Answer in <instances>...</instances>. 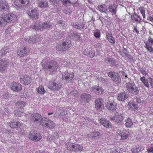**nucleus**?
<instances>
[{"instance_id": "obj_64", "label": "nucleus", "mask_w": 153, "mask_h": 153, "mask_svg": "<svg viewBox=\"0 0 153 153\" xmlns=\"http://www.w3.org/2000/svg\"><path fill=\"white\" fill-rule=\"evenodd\" d=\"M126 74L125 73H124V74H123V76H125V77L126 78H127V76L126 75H125Z\"/></svg>"}, {"instance_id": "obj_6", "label": "nucleus", "mask_w": 153, "mask_h": 153, "mask_svg": "<svg viewBox=\"0 0 153 153\" xmlns=\"http://www.w3.org/2000/svg\"><path fill=\"white\" fill-rule=\"evenodd\" d=\"M41 125L48 128H52L55 127V125L53 121L49 120L47 118H42L41 122Z\"/></svg>"}, {"instance_id": "obj_53", "label": "nucleus", "mask_w": 153, "mask_h": 153, "mask_svg": "<svg viewBox=\"0 0 153 153\" xmlns=\"http://www.w3.org/2000/svg\"><path fill=\"white\" fill-rule=\"evenodd\" d=\"M6 48L4 47V49L2 50H1L0 51V53H1V55H4L7 52V51H5V50Z\"/></svg>"}, {"instance_id": "obj_31", "label": "nucleus", "mask_w": 153, "mask_h": 153, "mask_svg": "<svg viewBox=\"0 0 153 153\" xmlns=\"http://www.w3.org/2000/svg\"><path fill=\"white\" fill-rule=\"evenodd\" d=\"M97 7L99 10L102 12L105 13L107 10L106 5L105 4L99 5L97 6Z\"/></svg>"}, {"instance_id": "obj_9", "label": "nucleus", "mask_w": 153, "mask_h": 153, "mask_svg": "<svg viewBox=\"0 0 153 153\" xmlns=\"http://www.w3.org/2000/svg\"><path fill=\"white\" fill-rule=\"evenodd\" d=\"M30 119L34 123H40L41 125L42 118L41 115L39 114L35 113L31 115L30 117Z\"/></svg>"}, {"instance_id": "obj_34", "label": "nucleus", "mask_w": 153, "mask_h": 153, "mask_svg": "<svg viewBox=\"0 0 153 153\" xmlns=\"http://www.w3.org/2000/svg\"><path fill=\"white\" fill-rule=\"evenodd\" d=\"M109 11L113 14H115L116 13V7L114 6H113L111 4L109 5L108 7Z\"/></svg>"}, {"instance_id": "obj_27", "label": "nucleus", "mask_w": 153, "mask_h": 153, "mask_svg": "<svg viewBox=\"0 0 153 153\" xmlns=\"http://www.w3.org/2000/svg\"><path fill=\"white\" fill-rule=\"evenodd\" d=\"M41 38L36 39L35 38L30 36L26 39V41L28 42L34 43L36 42H39L41 40Z\"/></svg>"}, {"instance_id": "obj_45", "label": "nucleus", "mask_w": 153, "mask_h": 153, "mask_svg": "<svg viewBox=\"0 0 153 153\" xmlns=\"http://www.w3.org/2000/svg\"><path fill=\"white\" fill-rule=\"evenodd\" d=\"M146 44L149 45H153V39L150 36H149L148 38V40Z\"/></svg>"}, {"instance_id": "obj_46", "label": "nucleus", "mask_w": 153, "mask_h": 153, "mask_svg": "<svg viewBox=\"0 0 153 153\" xmlns=\"http://www.w3.org/2000/svg\"><path fill=\"white\" fill-rule=\"evenodd\" d=\"M127 132L126 131H124L121 134V137L123 139H126L128 137V134Z\"/></svg>"}, {"instance_id": "obj_21", "label": "nucleus", "mask_w": 153, "mask_h": 153, "mask_svg": "<svg viewBox=\"0 0 153 153\" xmlns=\"http://www.w3.org/2000/svg\"><path fill=\"white\" fill-rule=\"evenodd\" d=\"M28 15L33 19H36L38 16V13L36 8H34L28 12Z\"/></svg>"}, {"instance_id": "obj_4", "label": "nucleus", "mask_w": 153, "mask_h": 153, "mask_svg": "<svg viewBox=\"0 0 153 153\" xmlns=\"http://www.w3.org/2000/svg\"><path fill=\"white\" fill-rule=\"evenodd\" d=\"M108 76L110 77L112 81L116 84H119L121 82V78L119 74L115 72L110 71L108 74Z\"/></svg>"}, {"instance_id": "obj_15", "label": "nucleus", "mask_w": 153, "mask_h": 153, "mask_svg": "<svg viewBox=\"0 0 153 153\" xmlns=\"http://www.w3.org/2000/svg\"><path fill=\"white\" fill-rule=\"evenodd\" d=\"M106 107L109 110L112 112L114 111L117 109V106L114 102H108L106 105Z\"/></svg>"}, {"instance_id": "obj_48", "label": "nucleus", "mask_w": 153, "mask_h": 153, "mask_svg": "<svg viewBox=\"0 0 153 153\" xmlns=\"http://www.w3.org/2000/svg\"><path fill=\"white\" fill-rule=\"evenodd\" d=\"M19 2L22 4H24L25 6V5L28 4L29 2V0H19Z\"/></svg>"}, {"instance_id": "obj_49", "label": "nucleus", "mask_w": 153, "mask_h": 153, "mask_svg": "<svg viewBox=\"0 0 153 153\" xmlns=\"http://www.w3.org/2000/svg\"><path fill=\"white\" fill-rule=\"evenodd\" d=\"M78 94V92L76 90H74L72 91L69 94V95L70 96H74Z\"/></svg>"}, {"instance_id": "obj_2", "label": "nucleus", "mask_w": 153, "mask_h": 153, "mask_svg": "<svg viewBox=\"0 0 153 153\" xmlns=\"http://www.w3.org/2000/svg\"><path fill=\"white\" fill-rule=\"evenodd\" d=\"M57 63L54 61H48L44 63L43 65V68L47 71L51 72H56L58 67Z\"/></svg>"}, {"instance_id": "obj_54", "label": "nucleus", "mask_w": 153, "mask_h": 153, "mask_svg": "<svg viewBox=\"0 0 153 153\" xmlns=\"http://www.w3.org/2000/svg\"><path fill=\"white\" fill-rule=\"evenodd\" d=\"M149 83L151 85V86L153 88V79L150 77L149 78Z\"/></svg>"}, {"instance_id": "obj_43", "label": "nucleus", "mask_w": 153, "mask_h": 153, "mask_svg": "<svg viewBox=\"0 0 153 153\" xmlns=\"http://www.w3.org/2000/svg\"><path fill=\"white\" fill-rule=\"evenodd\" d=\"M86 55L88 56L91 58H93L95 56V53L94 51L91 50L89 52H86Z\"/></svg>"}, {"instance_id": "obj_25", "label": "nucleus", "mask_w": 153, "mask_h": 153, "mask_svg": "<svg viewBox=\"0 0 153 153\" xmlns=\"http://www.w3.org/2000/svg\"><path fill=\"white\" fill-rule=\"evenodd\" d=\"M91 88L92 91L97 94V93L102 94L104 91V90L102 88L97 86L92 87Z\"/></svg>"}, {"instance_id": "obj_44", "label": "nucleus", "mask_w": 153, "mask_h": 153, "mask_svg": "<svg viewBox=\"0 0 153 153\" xmlns=\"http://www.w3.org/2000/svg\"><path fill=\"white\" fill-rule=\"evenodd\" d=\"M128 105H129L134 111L137 110L138 108V107L133 102L128 103Z\"/></svg>"}, {"instance_id": "obj_52", "label": "nucleus", "mask_w": 153, "mask_h": 153, "mask_svg": "<svg viewBox=\"0 0 153 153\" xmlns=\"http://www.w3.org/2000/svg\"><path fill=\"white\" fill-rule=\"evenodd\" d=\"M62 4L64 5H66L68 3L70 4H71V2L69 0H63V1H62Z\"/></svg>"}, {"instance_id": "obj_1", "label": "nucleus", "mask_w": 153, "mask_h": 153, "mask_svg": "<svg viewBox=\"0 0 153 153\" xmlns=\"http://www.w3.org/2000/svg\"><path fill=\"white\" fill-rule=\"evenodd\" d=\"M15 15L13 13L3 14L2 17H0V27L5 26L8 22H10L13 20L15 18Z\"/></svg>"}, {"instance_id": "obj_57", "label": "nucleus", "mask_w": 153, "mask_h": 153, "mask_svg": "<svg viewBox=\"0 0 153 153\" xmlns=\"http://www.w3.org/2000/svg\"><path fill=\"white\" fill-rule=\"evenodd\" d=\"M148 152H152L153 153V146L152 147H151L149 148L147 150Z\"/></svg>"}, {"instance_id": "obj_50", "label": "nucleus", "mask_w": 153, "mask_h": 153, "mask_svg": "<svg viewBox=\"0 0 153 153\" xmlns=\"http://www.w3.org/2000/svg\"><path fill=\"white\" fill-rule=\"evenodd\" d=\"M100 35V33L99 30H97L94 32V36L97 38L99 37Z\"/></svg>"}, {"instance_id": "obj_51", "label": "nucleus", "mask_w": 153, "mask_h": 153, "mask_svg": "<svg viewBox=\"0 0 153 153\" xmlns=\"http://www.w3.org/2000/svg\"><path fill=\"white\" fill-rule=\"evenodd\" d=\"M140 13L142 14V15L143 18H145V12L143 8H140Z\"/></svg>"}, {"instance_id": "obj_11", "label": "nucleus", "mask_w": 153, "mask_h": 153, "mask_svg": "<svg viewBox=\"0 0 153 153\" xmlns=\"http://www.w3.org/2000/svg\"><path fill=\"white\" fill-rule=\"evenodd\" d=\"M110 119L111 121H114L119 123L121 122L123 120V117L121 113L116 112L114 116H111L110 117Z\"/></svg>"}, {"instance_id": "obj_19", "label": "nucleus", "mask_w": 153, "mask_h": 153, "mask_svg": "<svg viewBox=\"0 0 153 153\" xmlns=\"http://www.w3.org/2000/svg\"><path fill=\"white\" fill-rule=\"evenodd\" d=\"M91 97L89 94H82L80 96V101L82 102H88L91 99Z\"/></svg>"}, {"instance_id": "obj_58", "label": "nucleus", "mask_w": 153, "mask_h": 153, "mask_svg": "<svg viewBox=\"0 0 153 153\" xmlns=\"http://www.w3.org/2000/svg\"><path fill=\"white\" fill-rule=\"evenodd\" d=\"M54 138V137L53 136H51L50 137H49L47 139L49 141L51 142V141H53Z\"/></svg>"}, {"instance_id": "obj_14", "label": "nucleus", "mask_w": 153, "mask_h": 153, "mask_svg": "<svg viewBox=\"0 0 153 153\" xmlns=\"http://www.w3.org/2000/svg\"><path fill=\"white\" fill-rule=\"evenodd\" d=\"M28 49L25 47L18 50L17 51V53L18 55L21 57L25 56L29 53Z\"/></svg>"}, {"instance_id": "obj_63", "label": "nucleus", "mask_w": 153, "mask_h": 153, "mask_svg": "<svg viewBox=\"0 0 153 153\" xmlns=\"http://www.w3.org/2000/svg\"><path fill=\"white\" fill-rule=\"evenodd\" d=\"M134 30L136 33H138L139 32V31L137 30L136 27H134Z\"/></svg>"}, {"instance_id": "obj_56", "label": "nucleus", "mask_w": 153, "mask_h": 153, "mask_svg": "<svg viewBox=\"0 0 153 153\" xmlns=\"http://www.w3.org/2000/svg\"><path fill=\"white\" fill-rule=\"evenodd\" d=\"M61 0H50L51 2L54 4L58 3Z\"/></svg>"}, {"instance_id": "obj_18", "label": "nucleus", "mask_w": 153, "mask_h": 153, "mask_svg": "<svg viewBox=\"0 0 153 153\" xmlns=\"http://www.w3.org/2000/svg\"><path fill=\"white\" fill-rule=\"evenodd\" d=\"M10 87L11 89L15 91H19L22 89L21 85L17 82L11 83Z\"/></svg>"}, {"instance_id": "obj_35", "label": "nucleus", "mask_w": 153, "mask_h": 153, "mask_svg": "<svg viewBox=\"0 0 153 153\" xmlns=\"http://www.w3.org/2000/svg\"><path fill=\"white\" fill-rule=\"evenodd\" d=\"M140 80L148 88H149V85L148 80L146 79V77L145 76L141 77L140 78Z\"/></svg>"}, {"instance_id": "obj_47", "label": "nucleus", "mask_w": 153, "mask_h": 153, "mask_svg": "<svg viewBox=\"0 0 153 153\" xmlns=\"http://www.w3.org/2000/svg\"><path fill=\"white\" fill-rule=\"evenodd\" d=\"M146 48L149 52H153V48L152 47V45L146 44Z\"/></svg>"}, {"instance_id": "obj_39", "label": "nucleus", "mask_w": 153, "mask_h": 153, "mask_svg": "<svg viewBox=\"0 0 153 153\" xmlns=\"http://www.w3.org/2000/svg\"><path fill=\"white\" fill-rule=\"evenodd\" d=\"M64 46L62 43L61 44H57L56 46V49L57 50L59 51H65L64 48Z\"/></svg>"}, {"instance_id": "obj_55", "label": "nucleus", "mask_w": 153, "mask_h": 153, "mask_svg": "<svg viewBox=\"0 0 153 153\" xmlns=\"http://www.w3.org/2000/svg\"><path fill=\"white\" fill-rule=\"evenodd\" d=\"M140 72L143 75L146 76L148 74L146 73V71L142 69L140 71Z\"/></svg>"}, {"instance_id": "obj_36", "label": "nucleus", "mask_w": 153, "mask_h": 153, "mask_svg": "<svg viewBox=\"0 0 153 153\" xmlns=\"http://www.w3.org/2000/svg\"><path fill=\"white\" fill-rule=\"evenodd\" d=\"M96 78L98 81L102 82L103 83H105L106 84H108V82L107 78L104 79L103 77H99L98 76H96Z\"/></svg>"}, {"instance_id": "obj_29", "label": "nucleus", "mask_w": 153, "mask_h": 153, "mask_svg": "<svg viewBox=\"0 0 153 153\" xmlns=\"http://www.w3.org/2000/svg\"><path fill=\"white\" fill-rule=\"evenodd\" d=\"M125 126L127 127H130L132 125L133 123L130 119L128 118L126 119L123 122Z\"/></svg>"}, {"instance_id": "obj_41", "label": "nucleus", "mask_w": 153, "mask_h": 153, "mask_svg": "<svg viewBox=\"0 0 153 153\" xmlns=\"http://www.w3.org/2000/svg\"><path fill=\"white\" fill-rule=\"evenodd\" d=\"M73 26L74 27L77 29H78L79 28L84 29L85 28L84 26H83L82 25L78 24L77 22H76L74 24Z\"/></svg>"}, {"instance_id": "obj_5", "label": "nucleus", "mask_w": 153, "mask_h": 153, "mask_svg": "<svg viewBox=\"0 0 153 153\" xmlns=\"http://www.w3.org/2000/svg\"><path fill=\"white\" fill-rule=\"evenodd\" d=\"M67 148L69 151L74 152L81 151L83 150L82 147L77 144L68 143Z\"/></svg>"}, {"instance_id": "obj_61", "label": "nucleus", "mask_w": 153, "mask_h": 153, "mask_svg": "<svg viewBox=\"0 0 153 153\" xmlns=\"http://www.w3.org/2000/svg\"><path fill=\"white\" fill-rule=\"evenodd\" d=\"M136 102L139 103H140L141 102V100L138 98H136Z\"/></svg>"}, {"instance_id": "obj_17", "label": "nucleus", "mask_w": 153, "mask_h": 153, "mask_svg": "<svg viewBox=\"0 0 153 153\" xmlns=\"http://www.w3.org/2000/svg\"><path fill=\"white\" fill-rule=\"evenodd\" d=\"M9 6L8 3L5 0H1L0 1V10L3 12L4 10H8Z\"/></svg>"}, {"instance_id": "obj_13", "label": "nucleus", "mask_w": 153, "mask_h": 153, "mask_svg": "<svg viewBox=\"0 0 153 153\" xmlns=\"http://www.w3.org/2000/svg\"><path fill=\"white\" fill-rule=\"evenodd\" d=\"M74 73L73 72L70 73H68L67 71H66L63 74L62 77L63 79L71 81L73 80V78L74 76Z\"/></svg>"}, {"instance_id": "obj_38", "label": "nucleus", "mask_w": 153, "mask_h": 153, "mask_svg": "<svg viewBox=\"0 0 153 153\" xmlns=\"http://www.w3.org/2000/svg\"><path fill=\"white\" fill-rule=\"evenodd\" d=\"M26 103L25 102L23 101H19L16 102L15 105L17 107L20 108L23 107L26 105Z\"/></svg>"}, {"instance_id": "obj_12", "label": "nucleus", "mask_w": 153, "mask_h": 153, "mask_svg": "<svg viewBox=\"0 0 153 153\" xmlns=\"http://www.w3.org/2000/svg\"><path fill=\"white\" fill-rule=\"evenodd\" d=\"M20 80L22 83L25 85H27L30 84L31 82V79L30 77L27 75L21 76Z\"/></svg>"}, {"instance_id": "obj_23", "label": "nucleus", "mask_w": 153, "mask_h": 153, "mask_svg": "<svg viewBox=\"0 0 153 153\" xmlns=\"http://www.w3.org/2000/svg\"><path fill=\"white\" fill-rule=\"evenodd\" d=\"M37 4L41 8H45L48 6V1L46 0H41L37 2Z\"/></svg>"}, {"instance_id": "obj_26", "label": "nucleus", "mask_w": 153, "mask_h": 153, "mask_svg": "<svg viewBox=\"0 0 153 153\" xmlns=\"http://www.w3.org/2000/svg\"><path fill=\"white\" fill-rule=\"evenodd\" d=\"M10 126L12 128H17L21 126L20 122L17 121H13L9 123Z\"/></svg>"}, {"instance_id": "obj_28", "label": "nucleus", "mask_w": 153, "mask_h": 153, "mask_svg": "<svg viewBox=\"0 0 153 153\" xmlns=\"http://www.w3.org/2000/svg\"><path fill=\"white\" fill-rule=\"evenodd\" d=\"M62 43L65 51L68 49L71 46V42L69 40L65 41Z\"/></svg>"}, {"instance_id": "obj_10", "label": "nucleus", "mask_w": 153, "mask_h": 153, "mask_svg": "<svg viewBox=\"0 0 153 153\" xmlns=\"http://www.w3.org/2000/svg\"><path fill=\"white\" fill-rule=\"evenodd\" d=\"M61 87L59 83H57L55 81H51L50 82L48 88L53 91L59 90Z\"/></svg>"}, {"instance_id": "obj_40", "label": "nucleus", "mask_w": 153, "mask_h": 153, "mask_svg": "<svg viewBox=\"0 0 153 153\" xmlns=\"http://www.w3.org/2000/svg\"><path fill=\"white\" fill-rule=\"evenodd\" d=\"M37 91L39 93L41 94H44L45 92L43 87L42 86H40L37 89Z\"/></svg>"}, {"instance_id": "obj_62", "label": "nucleus", "mask_w": 153, "mask_h": 153, "mask_svg": "<svg viewBox=\"0 0 153 153\" xmlns=\"http://www.w3.org/2000/svg\"><path fill=\"white\" fill-rule=\"evenodd\" d=\"M149 19L150 21L152 22L153 23V15L150 16L149 17Z\"/></svg>"}, {"instance_id": "obj_22", "label": "nucleus", "mask_w": 153, "mask_h": 153, "mask_svg": "<svg viewBox=\"0 0 153 153\" xmlns=\"http://www.w3.org/2000/svg\"><path fill=\"white\" fill-rule=\"evenodd\" d=\"M101 124L103 126L106 128H110L111 127V123L106 119L102 118L100 120Z\"/></svg>"}, {"instance_id": "obj_16", "label": "nucleus", "mask_w": 153, "mask_h": 153, "mask_svg": "<svg viewBox=\"0 0 153 153\" xmlns=\"http://www.w3.org/2000/svg\"><path fill=\"white\" fill-rule=\"evenodd\" d=\"M87 137L90 138H94L95 140H97L102 137V134L97 131L90 132L87 135Z\"/></svg>"}, {"instance_id": "obj_30", "label": "nucleus", "mask_w": 153, "mask_h": 153, "mask_svg": "<svg viewBox=\"0 0 153 153\" xmlns=\"http://www.w3.org/2000/svg\"><path fill=\"white\" fill-rule=\"evenodd\" d=\"M131 19L132 20L137 22H140L141 21L140 17L137 14L134 13V14L131 15Z\"/></svg>"}, {"instance_id": "obj_32", "label": "nucleus", "mask_w": 153, "mask_h": 153, "mask_svg": "<svg viewBox=\"0 0 153 153\" xmlns=\"http://www.w3.org/2000/svg\"><path fill=\"white\" fill-rule=\"evenodd\" d=\"M106 36L108 40L111 43H115V40L114 38L113 37L111 34V33H108L106 34Z\"/></svg>"}, {"instance_id": "obj_20", "label": "nucleus", "mask_w": 153, "mask_h": 153, "mask_svg": "<svg viewBox=\"0 0 153 153\" xmlns=\"http://www.w3.org/2000/svg\"><path fill=\"white\" fill-rule=\"evenodd\" d=\"M103 102L101 99L98 98L95 101V108L99 111H101L103 106Z\"/></svg>"}, {"instance_id": "obj_37", "label": "nucleus", "mask_w": 153, "mask_h": 153, "mask_svg": "<svg viewBox=\"0 0 153 153\" xmlns=\"http://www.w3.org/2000/svg\"><path fill=\"white\" fill-rule=\"evenodd\" d=\"M141 148L140 147L138 146H134L131 150L132 153H137L140 152L141 150Z\"/></svg>"}, {"instance_id": "obj_24", "label": "nucleus", "mask_w": 153, "mask_h": 153, "mask_svg": "<svg viewBox=\"0 0 153 153\" xmlns=\"http://www.w3.org/2000/svg\"><path fill=\"white\" fill-rule=\"evenodd\" d=\"M128 98V94L126 92H123L118 94V100L120 101H124Z\"/></svg>"}, {"instance_id": "obj_59", "label": "nucleus", "mask_w": 153, "mask_h": 153, "mask_svg": "<svg viewBox=\"0 0 153 153\" xmlns=\"http://www.w3.org/2000/svg\"><path fill=\"white\" fill-rule=\"evenodd\" d=\"M116 150L117 153H119L122 151L121 149L119 147L116 148Z\"/></svg>"}, {"instance_id": "obj_33", "label": "nucleus", "mask_w": 153, "mask_h": 153, "mask_svg": "<svg viewBox=\"0 0 153 153\" xmlns=\"http://www.w3.org/2000/svg\"><path fill=\"white\" fill-rule=\"evenodd\" d=\"M7 62L3 61H0V71L3 72L6 69L5 66Z\"/></svg>"}, {"instance_id": "obj_7", "label": "nucleus", "mask_w": 153, "mask_h": 153, "mask_svg": "<svg viewBox=\"0 0 153 153\" xmlns=\"http://www.w3.org/2000/svg\"><path fill=\"white\" fill-rule=\"evenodd\" d=\"M126 85L127 90L130 92L135 94H137L138 93L139 90L138 88L133 83L128 82L126 84Z\"/></svg>"}, {"instance_id": "obj_60", "label": "nucleus", "mask_w": 153, "mask_h": 153, "mask_svg": "<svg viewBox=\"0 0 153 153\" xmlns=\"http://www.w3.org/2000/svg\"><path fill=\"white\" fill-rule=\"evenodd\" d=\"M110 152L111 153H117L115 149H112L110 150Z\"/></svg>"}, {"instance_id": "obj_8", "label": "nucleus", "mask_w": 153, "mask_h": 153, "mask_svg": "<svg viewBox=\"0 0 153 153\" xmlns=\"http://www.w3.org/2000/svg\"><path fill=\"white\" fill-rule=\"evenodd\" d=\"M51 26V23L48 22H45L43 23L39 22L38 25H35L32 26L31 27L36 30L39 29L43 30L44 28H48Z\"/></svg>"}, {"instance_id": "obj_3", "label": "nucleus", "mask_w": 153, "mask_h": 153, "mask_svg": "<svg viewBox=\"0 0 153 153\" xmlns=\"http://www.w3.org/2000/svg\"><path fill=\"white\" fill-rule=\"evenodd\" d=\"M29 138L33 141L37 142L42 138L41 134L36 131H31L28 135Z\"/></svg>"}, {"instance_id": "obj_42", "label": "nucleus", "mask_w": 153, "mask_h": 153, "mask_svg": "<svg viewBox=\"0 0 153 153\" xmlns=\"http://www.w3.org/2000/svg\"><path fill=\"white\" fill-rule=\"evenodd\" d=\"M105 61L106 62H108V63L113 65H114L115 63V61L114 59L108 58H106Z\"/></svg>"}]
</instances>
